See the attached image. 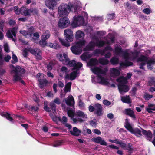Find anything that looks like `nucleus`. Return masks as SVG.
Masks as SVG:
<instances>
[{"label":"nucleus","mask_w":155,"mask_h":155,"mask_svg":"<svg viewBox=\"0 0 155 155\" xmlns=\"http://www.w3.org/2000/svg\"><path fill=\"white\" fill-rule=\"evenodd\" d=\"M128 50H126L124 51L122 50L120 46L118 45H115L114 52L117 55L123 54V57L125 60L124 63L122 62L120 63V67L127 66L131 65L132 63L129 62L128 60H133L136 58L138 55V53L137 52H130L128 53Z\"/></svg>","instance_id":"1"},{"label":"nucleus","mask_w":155,"mask_h":155,"mask_svg":"<svg viewBox=\"0 0 155 155\" xmlns=\"http://www.w3.org/2000/svg\"><path fill=\"white\" fill-rule=\"evenodd\" d=\"M91 70L93 73L97 75L99 83L106 85H109L110 80L105 79L103 77L106 74L108 70L107 67L103 68L101 67H94L91 68Z\"/></svg>","instance_id":"2"},{"label":"nucleus","mask_w":155,"mask_h":155,"mask_svg":"<svg viewBox=\"0 0 155 155\" xmlns=\"http://www.w3.org/2000/svg\"><path fill=\"white\" fill-rule=\"evenodd\" d=\"M78 7V4L75 3L62 4L58 7V14L61 17L67 16L71 11L76 12Z\"/></svg>","instance_id":"3"},{"label":"nucleus","mask_w":155,"mask_h":155,"mask_svg":"<svg viewBox=\"0 0 155 155\" xmlns=\"http://www.w3.org/2000/svg\"><path fill=\"white\" fill-rule=\"evenodd\" d=\"M68 116L71 118V119L74 123L78 122L82 123L87 118V115L82 111L78 110L75 112H74L71 110L68 111Z\"/></svg>","instance_id":"4"},{"label":"nucleus","mask_w":155,"mask_h":155,"mask_svg":"<svg viewBox=\"0 0 155 155\" xmlns=\"http://www.w3.org/2000/svg\"><path fill=\"white\" fill-rule=\"evenodd\" d=\"M138 62H143L140 64V68L144 69V66L147 64V68L152 70L153 68V65H155V59L150 58L147 56L141 55L138 58Z\"/></svg>","instance_id":"5"},{"label":"nucleus","mask_w":155,"mask_h":155,"mask_svg":"<svg viewBox=\"0 0 155 155\" xmlns=\"http://www.w3.org/2000/svg\"><path fill=\"white\" fill-rule=\"evenodd\" d=\"M10 67L11 69L12 72L15 73V75L13 76L14 81H20L25 84L24 82L21 79L22 75L25 72V69L19 66H17L15 68L12 64L10 65Z\"/></svg>","instance_id":"6"},{"label":"nucleus","mask_w":155,"mask_h":155,"mask_svg":"<svg viewBox=\"0 0 155 155\" xmlns=\"http://www.w3.org/2000/svg\"><path fill=\"white\" fill-rule=\"evenodd\" d=\"M117 81L119 83L118 87L120 94H123L128 91L129 87L128 86L125 85L127 83V81L125 78L120 77L117 79Z\"/></svg>","instance_id":"7"},{"label":"nucleus","mask_w":155,"mask_h":155,"mask_svg":"<svg viewBox=\"0 0 155 155\" xmlns=\"http://www.w3.org/2000/svg\"><path fill=\"white\" fill-rule=\"evenodd\" d=\"M86 41L83 40H80L76 43V46H72L71 49L73 53L76 55L80 54L82 52L81 47L84 46Z\"/></svg>","instance_id":"8"},{"label":"nucleus","mask_w":155,"mask_h":155,"mask_svg":"<svg viewBox=\"0 0 155 155\" xmlns=\"http://www.w3.org/2000/svg\"><path fill=\"white\" fill-rule=\"evenodd\" d=\"M125 123V126L126 128L131 133L134 134L137 136H139L141 135V130L138 128H133L127 119H126Z\"/></svg>","instance_id":"9"},{"label":"nucleus","mask_w":155,"mask_h":155,"mask_svg":"<svg viewBox=\"0 0 155 155\" xmlns=\"http://www.w3.org/2000/svg\"><path fill=\"white\" fill-rule=\"evenodd\" d=\"M105 44V42L103 41H98L96 43L91 41L84 49V50L86 51L91 50L94 48L95 46L101 47H102Z\"/></svg>","instance_id":"10"},{"label":"nucleus","mask_w":155,"mask_h":155,"mask_svg":"<svg viewBox=\"0 0 155 155\" xmlns=\"http://www.w3.org/2000/svg\"><path fill=\"white\" fill-rule=\"evenodd\" d=\"M84 22V19L82 16H74V20L71 23V25L74 27H76L83 25Z\"/></svg>","instance_id":"11"},{"label":"nucleus","mask_w":155,"mask_h":155,"mask_svg":"<svg viewBox=\"0 0 155 155\" xmlns=\"http://www.w3.org/2000/svg\"><path fill=\"white\" fill-rule=\"evenodd\" d=\"M64 35L65 39L68 42H72L73 40V33L70 29H65L64 31Z\"/></svg>","instance_id":"12"},{"label":"nucleus","mask_w":155,"mask_h":155,"mask_svg":"<svg viewBox=\"0 0 155 155\" xmlns=\"http://www.w3.org/2000/svg\"><path fill=\"white\" fill-rule=\"evenodd\" d=\"M79 71L78 69L76 70L69 74H66L65 75V79L73 80H74L79 75Z\"/></svg>","instance_id":"13"},{"label":"nucleus","mask_w":155,"mask_h":155,"mask_svg":"<svg viewBox=\"0 0 155 155\" xmlns=\"http://www.w3.org/2000/svg\"><path fill=\"white\" fill-rule=\"evenodd\" d=\"M70 24L69 19L67 17H64L59 19L58 25L61 28H64L67 27Z\"/></svg>","instance_id":"14"},{"label":"nucleus","mask_w":155,"mask_h":155,"mask_svg":"<svg viewBox=\"0 0 155 155\" xmlns=\"http://www.w3.org/2000/svg\"><path fill=\"white\" fill-rule=\"evenodd\" d=\"M17 30L18 28L17 27L9 29L6 33V35L8 37L11 39L12 41H15V39L13 37L12 35L14 38H15L16 34L17 31Z\"/></svg>","instance_id":"15"},{"label":"nucleus","mask_w":155,"mask_h":155,"mask_svg":"<svg viewBox=\"0 0 155 155\" xmlns=\"http://www.w3.org/2000/svg\"><path fill=\"white\" fill-rule=\"evenodd\" d=\"M28 51L32 54L34 55L37 59L41 60L42 59L41 51L39 49H32L29 48Z\"/></svg>","instance_id":"16"},{"label":"nucleus","mask_w":155,"mask_h":155,"mask_svg":"<svg viewBox=\"0 0 155 155\" xmlns=\"http://www.w3.org/2000/svg\"><path fill=\"white\" fill-rule=\"evenodd\" d=\"M34 28L31 26L28 29V31H20V32L26 38H29L32 35V32L34 31Z\"/></svg>","instance_id":"17"},{"label":"nucleus","mask_w":155,"mask_h":155,"mask_svg":"<svg viewBox=\"0 0 155 155\" xmlns=\"http://www.w3.org/2000/svg\"><path fill=\"white\" fill-rule=\"evenodd\" d=\"M64 100L67 105L71 106H74V100L71 95H69L68 97L65 98Z\"/></svg>","instance_id":"18"},{"label":"nucleus","mask_w":155,"mask_h":155,"mask_svg":"<svg viewBox=\"0 0 155 155\" xmlns=\"http://www.w3.org/2000/svg\"><path fill=\"white\" fill-rule=\"evenodd\" d=\"M109 71L111 76L115 77L118 76L120 73V70L117 68H113L110 69Z\"/></svg>","instance_id":"19"},{"label":"nucleus","mask_w":155,"mask_h":155,"mask_svg":"<svg viewBox=\"0 0 155 155\" xmlns=\"http://www.w3.org/2000/svg\"><path fill=\"white\" fill-rule=\"evenodd\" d=\"M57 0H45L46 5L50 9H53L57 4Z\"/></svg>","instance_id":"20"},{"label":"nucleus","mask_w":155,"mask_h":155,"mask_svg":"<svg viewBox=\"0 0 155 155\" xmlns=\"http://www.w3.org/2000/svg\"><path fill=\"white\" fill-rule=\"evenodd\" d=\"M95 113L97 115L100 116L102 114V107L99 104H96L94 105Z\"/></svg>","instance_id":"21"},{"label":"nucleus","mask_w":155,"mask_h":155,"mask_svg":"<svg viewBox=\"0 0 155 155\" xmlns=\"http://www.w3.org/2000/svg\"><path fill=\"white\" fill-rule=\"evenodd\" d=\"M92 140L93 141L96 143H99L101 145H107V143L103 139H102L100 137L93 138L92 139Z\"/></svg>","instance_id":"22"},{"label":"nucleus","mask_w":155,"mask_h":155,"mask_svg":"<svg viewBox=\"0 0 155 155\" xmlns=\"http://www.w3.org/2000/svg\"><path fill=\"white\" fill-rule=\"evenodd\" d=\"M71 82H70L68 83L65 85L64 87V94H61V96L64 97L67 92H69L71 91Z\"/></svg>","instance_id":"23"},{"label":"nucleus","mask_w":155,"mask_h":155,"mask_svg":"<svg viewBox=\"0 0 155 155\" xmlns=\"http://www.w3.org/2000/svg\"><path fill=\"white\" fill-rule=\"evenodd\" d=\"M70 134L73 136H78L80 135L81 131L76 127H74L72 130L70 131Z\"/></svg>","instance_id":"24"},{"label":"nucleus","mask_w":155,"mask_h":155,"mask_svg":"<svg viewBox=\"0 0 155 155\" xmlns=\"http://www.w3.org/2000/svg\"><path fill=\"white\" fill-rule=\"evenodd\" d=\"M125 113L126 114L129 116L131 117L134 118H136L134 112L130 108L126 109L125 110Z\"/></svg>","instance_id":"25"},{"label":"nucleus","mask_w":155,"mask_h":155,"mask_svg":"<svg viewBox=\"0 0 155 155\" xmlns=\"http://www.w3.org/2000/svg\"><path fill=\"white\" fill-rule=\"evenodd\" d=\"M21 14L25 16L30 15V9H28L25 7H22L21 8Z\"/></svg>","instance_id":"26"},{"label":"nucleus","mask_w":155,"mask_h":155,"mask_svg":"<svg viewBox=\"0 0 155 155\" xmlns=\"http://www.w3.org/2000/svg\"><path fill=\"white\" fill-rule=\"evenodd\" d=\"M148 107L146 108V110L148 112L151 113L152 111L155 110V104L148 103Z\"/></svg>","instance_id":"27"},{"label":"nucleus","mask_w":155,"mask_h":155,"mask_svg":"<svg viewBox=\"0 0 155 155\" xmlns=\"http://www.w3.org/2000/svg\"><path fill=\"white\" fill-rule=\"evenodd\" d=\"M76 61L74 60L70 61L69 58L64 63V64L68 65L71 67H73V69L75 68Z\"/></svg>","instance_id":"28"},{"label":"nucleus","mask_w":155,"mask_h":155,"mask_svg":"<svg viewBox=\"0 0 155 155\" xmlns=\"http://www.w3.org/2000/svg\"><path fill=\"white\" fill-rule=\"evenodd\" d=\"M58 57L59 60L61 61H62L64 64V63L66 62V61H67L68 58L67 55L65 53L63 54V55L60 54Z\"/></svg>","instance_id":"29"},{"label":"nucleus","mask_w":155,"mask_h":155,"mask_svg":"<svg viewBox=\"0 0 155 155\" xmlns=\"http://www.w3.org/2000/svg\"><path fill=\"white\" fill-rule=\"evenodd\" d=\"M4 21H0V40H1L3 39L4 35L2 32L3 31V28Z\"/></svg>","instance_id":"30"},{"label":"nucleus","mask_w":155,"mask_h":155,"mask_svg":"<svg viewBox=\"0 0 155 155\" xmlns=\"http://www.w3.org/2000/svg\"><path fill=\"white\" fill-rule=\"evenodd\" d=\"M92 56L91 54L88 53H84L80 56V58L82 60L85 61L91 58Z\"/></svg>","instance_id":"31"},{"label":"nucleus","mask_w":155,"mask_h":155,"mask_svg":"<svg viewBox=\"0 0 155 155\" xmlns=\"http://www.w3.org/2000/svg\"><path fill=\"white\" fill-rule=\"evenodd\" d=\"M84 35L83 32L80 30L77 31L75 34V37L77 39L83 38Z\"/></svg>","instance_id":"32"},{"label":"nucleus","mask_w":155,"mask_h":155,"mask_svg":"<svg viewBox=\"0 0 155 155\" xmlns=\"http://www.w3.org/2000/svg\"><path fill=\"white\" fill-rule=\"evenodd\" d=\"M98 62L97 59L95 58H91L88 63V64L89 66H94L98 64Z\"/></svg>","instance_id":"33"},{"label":"nucleus","mask_w":155,"mask_h":155,"mask_svg":"<svg viewBox=\"0 0 155 155\" xmlns=\"http://www.w3.org/2000/svg\"><path fill=\"white\" fill-rule=\"evenodd\" d=\"M121 101L124 103H130L131 102L129 96H121Z\"/></svg>","instance_id":"34"},{"label":"nucleus","mask_w":155,"mask_h":155,"mask_svg":"<svg viewBox=\"0 0 155 155\" xmlns=\"http://www.w3.org/2000/svg\"><path fill=\"white\" fill-rule=\"evenodd\" d=\"M112 50V48L109 45H108L104 49L103 51L102 52H101L100 49H97L96 50V51L97 52L101 53V55H103L104 54L106 51L109 50L111 51Z\"/></svg>","instance_id":"35"},{"label":"nucleus","mask_w":155,"mask_h":155,"mask_svg":"<svg viewBox=\"0 0 155 155\" xmlns=\"http://www.w3.org/2000/svg\"><path fill=\"white\" fill-rule=\"evenodd\" d=\"M1 115L2 117H5L8 120L10 121L13 122V119L11 117L10 114L7 112L2 113L1 114Z\"/></svg>","instance_id":"36"},{"label":"nucleus","mask_w":155,"mask_h":155,"mask_svg":"<svg viewBox=\"0 0 155 155\" xmlns=\"http://www.w3.org/2000/svg\"><path fill=\"white\" fill-rule=\"evenodd\" d=\"M99 61L100 64L103 65L107 64L109 63L108 60L103 58H100L99 59Z\"/></svg>","instance_id":"37"},{"label":"nucleus","mask_w":155,"mask_h":155,"mask_svg":"<svg viewBox=\"0 0 155 155\" xmlns=\"http://www.w3.org/2000/svg\"><path fill=\"white\" fill-rule=\"evenodd\" d=\"M59 40L63 45L66 47H68L70 46V44L68 42H66L64 39L59 38Z\"/></svg>","instance_id":"38"},{"label":"nucleus","mask_w":155,"mask_h":155,"mask_svg":"<svg viewBox=\"0 0 155 155\" xmlns=\"http://www.w3.org/2000/svg\"><path fill=\"white\" fill-rule=\"evenodd\" d=\"M126 150H128L129 153H132L134 151L136 150V149L134 148H133L131 144L128 143L127 147Z\"/></svg>","instance_id":"39"},{"label":"nucleus","mask_w":155,"mask_h":155,"mask_svg":"<svg viewBox=\"0 0 155 155\" xmlns=\"http://www.w3.org/2000/svg\"><path fill=\"white\" fill-rule=\"evenodd\" d=\"M50 35L49 31L48 30H47L43 33L42 36V38L43 39L46 40L49 38Z\"/></svg>","instance_id":"40"},{"label":"nucleus","mask_w":155,"mask_h":155,"mask_svg":"<svg viewBox=\"0 0 155 155\" xmlns=\"http://www.w3.org/2000/svg\"><path fill=\"white\" fill-rule=\"evenodd\" d=\"M110 62L111 64L113 65L117 64L118 63V59L115 57H113L110 60Z\"/></svg>","instance_id":"41"},{"label":"nucleus","mask_w":155,"mask_h":155,"mask_svg":"<svg viewBox=\"0 0 155 155\" xmlns=\"http://www.w3.org/2000/svg\"><path fill=\"white\" fill-rule=\"evenodd\" d=\"M143 133L144 134L146 135L147 137L151 138L152 137V134L150 131H147L145 130H143Z\"/></svg>","instance_id":"42"},{"label":"nucleus","mask_w":155,"mask_h":155,"mask_svg":"<svg viewBox=\"0 0 155 155\" xmlns=\"http://www.w3.org/2000/svg\"><path fill=\"white\" fill-rule=\"evenodd\" d=\"M49 46L51 48L55 49H57L60 48L59 45L56 43H50L49 44Z\"/></svg>","instance_id":"43"},{"label":"nucleus","mask_w":155,"mask_h":155,"mask_svg":"<svg viewBox=\"0 0 155 155\" xmlns=\"http://www.w3.org/2000/svg\"><path fill=\"white\" fill-rule=\"evenodd\" d=\"M111 35L110 34L108 35V37L110 39V41H109L108 40L107 41V44H111L114 42V37L113 36H111Z\"/></svg>","instance_id":"44"},{"label":"nucleus","mask_w":155,"mask_h":155,"mask_svg":"<svg viewBox=\"0 0 155 155\" xmlns=\"http://www.w3.org/2000/svg\"><path fill=\"white\" fill-rule=\"evenodd\" d=\"M50 106L51 108L53 113L55 114V113H56V105L53 101L50 104Z\"/></svg>","instance_id":"45"},{"label":"nucleus","mask_w":155,"mask_h":155,"mask_svg":"<svg viewBox=\"0 0 155 155\" xmlns=\"http://www.w3.org/2000/svg\"><path fill=\"white\" fill-rule=\"evenodd\" d=\"M149 84L150 86L155 85V78L153 77L150 78L149 81Z\"/></svg>","instance_id":"46"},{"label":"nucleus","mask_w":155,"mask_h":155,"mask_svg":"<svg viewBox=\"0 0 155 155\" xmlns=\"http://www.w3.org/2000/svg\"><path fill=\"white\" fill-rule=\"evenodd\" d=\"M103 102L104 105L107 106L109 105L112 106L114 104L113 103H111L107 100H104Z\"/></svg>","instance_id":"47"},{"label":"nucleus","mask_w":155,"mask_h":155,"mask_svg":"<svg viewBox=\"0 0 155 155\" xmlns=\"http://www.w3.org/2000/svg\"><path fill=\"white\" fill-rule=\"evenodd\" d=\"M12 60L11 62L12 64H15L18 62V58L15 55L13 54L12 56Z\"/></svg>","instance_id":"48"},{"label":"nucleus","mask_w":155,"mask_h":155,"mask_svg":"<svg viewBox=\"0 0 155 155\" xmlns=\"http://www.w3.org/2000/svg\"><path fill=\"white\" fill-rule=\"evenodd\" d=\"M118 144H120V145L121 147L125 150H126L127 147V145L126 144L123 143L122 142L120 141L119 140V142H117Z\"/></svg>","instance_id":"49"},{"label":"nucleus","mask_w":155,"mask_h":155,"mask_svg":"<svg viewBox=\"0 0 155 155\" xmlns=\"http://www.w3.org/2000/svg\"><path fill=\"white\" fill-rule=\"evenodd\" d=\"M45 40L42 38L41 40L39 42V44L42 47H44L47 45Z\"/></svg>","instance_id":"50"},{"label":"nucleus","mask_w":155,"mask_h":155,"mask_svg":"<svg viewBox=\"0 0 155 155\" xmlns=\"http://www.w3.org/2000/svg\"><path fill=\"white\" fill-rule=\"evenodd\" d=\"M153 96L152 95L149 94L147 93H146L144 95V98L147 100H148L152 98Z\"/></svg>","instance_id":"51"},{"label":"nucleus","mask_w":155,"mask_h":155,"mask_svg":"<svg viewBox=\"0 0 155 155\" xmlns=\"http://www.w3.org/2000/svg\"><path fill=\"white\" fill-rule=\"evenodd\" d=\"M4 50L6 52L8 53L10 51L9 47L7 43H5L4 44Z\"/></svg>","instance_id":"52"},{"label":"nucleus","mask_w":155,"mask_h":155,"mask_svg":"<svg viewBox=\"0 0 155 155\" xmlns=\"http://www.w3.org/2000/svg\"><path fill=\"white\" fill-rule=\"evenodd\" d=\"M61 71L63 73H65L66 74H68V73L69 71L68 68L65 67H62L61 69Z\"/></svg>","instance_id":"53"},{"label":"nucleus","mask_w":155,"mask_h":155,"mask_svg":"<svg viewBox=\"0 0 155 155\" xmlns=\"http://www.w3.org/2000/svg\"><path fill=\"white\" fill-rule=\"evenodd\" d=\"M82 64L81 62H76L74 69H78L80 68L82 66Z\"/></svg>","instance_id":"54"},{"label":"nucleus","mask_w":155,"mask_h":155,"mask_svg":"<svg viewBox=\"0 0 155 155\" xmlns=\"http://www.w3.org/2000/svg\"><path fill=\"white\" fill-rule=\"evenodd\" d=\"M30 15L31 14H37L38 13V11L36 9H30Z\"/></svg>","instance_id":"55"},{"label":"nucleus","mask_w":155,"mask_h":155,"mask_svg":"<svg viewBox=\"0 0 155 155\" xmlns=\"http://www.w3.org/2000/svg\"><path fill=\"white\" fill-rule=\"evenodd\" d=\"M14 8L15 12L16 14L17 15H19L21 13V8L20 9H19L18 7L17 6H15L14 7Z\"/></svg>","instance_id":"56"},{"label":"nucleus","mask_w":155,"mask_h":155,"mask_svg":"<svg viewBox=\"0 0 155 155\" xmlns=\"http://www.w3.org/2000/svg\"><path fill=\"white\" fill-rule=\"evenodd\" d=\"M54 65L53 63L52 62H50L47 65V68L48 70H51L52 68V67Z\"/></svg>","instance_id":"57"},{"label":"nucleus","mask_w":155,"mask_h":155,"mask_svg":"<svg viewBox=\"0 0 155 155\" xmlns=\"http://www.w3.org/2000/svg\"><path fill=\"white\" fill-rule=\"evenodd\" d=\"M29 49L25 48L24 49L22 52V54L25 57H26L28 55V52L29 51Z\"/></svg>","instance_id":"58"},{"label":"nucleus","mask_w":155,"mask_h":155,"mask_svg":"<svg viewBox=\"0 0 155 155\" xmlns=\"http://www.w3.org/2000/svg\"><path fill=\"white\" fill-rule=\"evenodd\" d=\"M143 12L144 13L148 15L151 12V11L149 8H146L143 10Z\"/></svg>","instance_id":"59"},{"label":"nucleus","mask_w":155,"mask_h":155,"mask_svg":"<svg viewBox=\"0 0 155 155\" xmlns=\"http://www.w3.org/2000/svg\"><path fill=\"white\" fill-rule=\"evenodd\" d=\"M53 101L55 103L58 105L60 104L61 103L60 100V99L58 97L56 98Z\"/></svg>","instance_id":"60"},{"label":"nucleus","mask_w":155,"mask_h":155,"mask_svg":"<svg viewBox=\"0 0 155 155\" xmlns=\"http://www.w3.org/2000/svg\"><path fill=\"white\" fill-rule=\"evenodd\" d=\"M38 81L39 82V84H41V85H44V84H45L46 82L45 80H42L41 79H39Z\"/></svg>","instance_id":"61"},{"label":"nucleus","mask_w":155,"mask_h":155,"mask_svg":"<svg viewBox=\"0 0 155 155\" xmlns=\"http://www.w3.org/2000/svg\"><path fill=\"white\" fill-rule=\"evenodd\" d=\"M78 105L80 107L83 108L84 106V104L81 100H80L78 102Z\"/></svg>","instance_id":"62"},{"label":"nucleus","mask_w":155,"mask_h":155,"mask_svg":"<svg viewBox=\"0 0 155 155\" xmlns=\"http://www.w3.org/2000/svg\"><path fill=\"white\" fill-rule=\"evenodd\" d=\"M89 110L91 112H93L94 111L95 107L92 105H90L88 107Z\"/></svg>","instance_id":"63"},{"label":"nucleus","mask_w":155,"mask_h":155,"mask_svg":"<svg viewBox=\"0 0 155 155\" xmlns=\"http://www.w3.org/2000/svg\"><path fill=\"white\" fill-rule=\"evenodd\" d=\"M115 16V14L113 13L108 15V18L109 20L113 19Z\"/></svg>","instance_id":"64"}]
</instances>
